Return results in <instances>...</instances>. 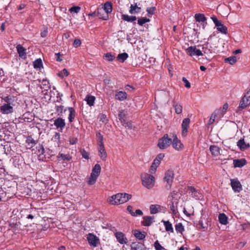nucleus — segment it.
I'll list each match as a JSON object with an SVG mask.
<instances>
[{"mask_svg":"<svg viewBox=\"0 0 250 250\" xmlns=\"http://www.w3.org/2000/svg\"><path fill=\"white\" fill-rule=\"evenodd\" d=\"M142 185L147 189L152 188L155 185V178L153 176L147 173L141 174Z\"/></svg>","mask_w":250,"mask_h":250,"instance_id":"f257e3e1","label":"nucleus"},{"mask_svg":"<svg viewBox=\"0 0 250 250\" xmlns=\"http://www.w3.org/2000/svg\"><path fill=\"white\" fill-rule=\"evenodd\" d=\"M172 137L169 138L168 134H166L158 141V146L161 149L167 148L172 142Z\"/></svg>","mask_w":250,"mask_h":250,"instance_id":"f03ea898","label":"nucleus"},{"mask_svg":"<svg viewBox=\"0 0 250 250\" xmlns=\"http://www.w3.org/2000/svg\"><path fill=\"white\" fill-rule=\"evenodd\" d=\"M250 104V89L246 93L240 101L239 105L237 108V112L241 111L246 108Z\"/></svg>","mask_w":250,"mask_h":250,"instance_id":"7ed1b4c3","label":"nucleus"},{"mask_svg":"<svg viewBox=\"0 0 250 250\" xmlns=\"http://www.w3.org/2000/svg\"><path fill=\"white\" fill-rule=\"evenodd\" d=\"M174 173L172 170H168L165 173V175L164 178L165 182H167V185L166 186V188L169 189L171 186L173 180Z\"/></svg>","mask_w":250,"mask_h":250,"instance_id":"20e7f679","label":"nucleus"},{"mask_svg":"<svg viewBox=\"0 0 250 250\" xmlns=\"http://www.w3.org/2000/svg\"><path fill=\"white\" fill-rule=\"evenodd\" d=\"M188 55L190 56L200 57L202 55V51L198 49L196 46L188 47L186 50Z\"/></svg>","mask_w":250,"mask_h":250,"instance_id":"39448f33","label":"nucleus"},{"mask_svg":"<svg viewBox=\"0 0 250 250\" xmlns=\"http://www.w3.org/2000/svg\"><path fill=\"white\" fill-rule=\"evenodd\" d=\"M172 138L173 139L171 144L173 147L177 150H181L183 149L184 145L177 138L176 135L175 134H172Z\"/></svg>","mask_w":250,"mask_h":250,"instance_id":"423d86ee","label":"nucleus"},{"mask_svg":"<svg viewBox=\"0 0 250 250\" xmlns=\"http://www.w3.org/2000/svg\"><path fill=\"white\" fill-rule=\"evenodd\" d=\"M123 193H119L114 195L108 198V202L111 205H119L121 204L122 196Z\"/></svg>","mask_w":250,"mask_h":250,"instance_id":"0eeeda50","label":"nucleus"},{"mask_svg":"<svg viewBox=\"0 0 250 250\" xmlns=\"http://www.w3.org/2000/svg\"><path fill=\"white\" fill-rule=\"evenodd\" d=\"M87 240L89 244L94 247H97L99 243V239L96 235L91 233L87 235Z\"/></svg>","mask_w":250,"mask_h":250,"instance_id":"6e6552de","label":"nucleus"},{"mask_svg":"<svg viewBox=\"0 0 250 250\" xmlns=\"http://www.w3.org/2000/svg\"><path fill=\"white\" fill-rule=\"evenodd\" d=\"M232 188L235 192H239L242 190V187L240 182L237 179L230 180Z\"/></svg>","mask_w":250,"mask_h":250,"instance_id":"1a4fd4ad","label":"nucleus"},{"mask_svg":"<svg viewBox=\"0 0 250 250\" xmlns=\"http://www.w3.org/2000/svg\"><path fill=\"white\" fill-rule=\"evenodd\" d=\"M190 119L189 118H185L183 120L182 124V135L185 137L188 133V128L190 123Z\"/></svg>","mask_w":250,"mask_h":250,"instance_id":"9d476101","label":"nucleus"},{"mask_svg":"<svg viewBox=\"0 0 250 250\" xmlns=\"http://www.w3.org/2000/svg\"><path fill=\"white\" fill-rule=\"evenodd\" d=\"M0 112L2 114H8L13 112V108L9 104H4L0 106Z\"/></svg>","mask_w":250,"mask_h":250,"instance_id":"9b49d317","label":"nucleus"},{"mask_svg":"<svg viewBox=\"0 0 250 250\" xmlns=\"http://www.w3.org/2000/svg\"><path fill=\"white\" fill-rule=\"evenodd\" d=\"M130 247L131 250H146L144 244L139 242L132 243Z\"/></svg>","mask_w":250,"mask_h":250,"instance_id":"f8f14e48","label":"nucleus"},{"mask_svg":"<svg viewBox=\"0 0 250 250\" xmlns=\"http://www.w3.org/2000/svg\"><path fill=\"white\" fill-rule=\"evenodd\" d=\"M54 124L57 128L60 129L61 130H62L65 125L64 120L61 118H58L55 120Z\"/></svg>","mask_w":250,"mask_h":250,"instance_id":"ddd939ff","label":"nucleus"},{"mask_svg":"<svg viewBox=\"0 0 250 250\" xmlns=\"http://www.w3.org/2000/svg\"><path fill=\"white\" fill-rule=\"evenodd\" d=\"M115 236L118 241L122 244H126L127 239L125 237L124 234L121 232H118L115 233Z\"/></svg>","mask_w":250,"mask_h":250,"instance_id":"4468645a","label":"nucleus"},{"mask_svg":"<svg viewBox=\"0 0 250 250\" xmlns=\"http://www.w3.org/2000/svg\"><path fill=\"white\" fill-rule=\"evenodd\" d=\"M154 217L150 216H145L143 217L142 224L144 226H149L154 221Z\"/></svg>","mask_w":250,"mask_h":250,"instance_id":"2eb2a0df","label":"nucleus"},{"mask_svg":"<svg viewBox=\"0 0 250 250\" xmlns=\"http://www.w3.org/2000/svg\"><path fill=\"white\" fill-rule=\"evenodd\" d=\"M237 145L242 151H244L250 147V144H246L244 139L239 140L237 143Z\"/></svg>","mask_w":250,"mask_h":250,"instance_id":"dca6fc26","label":"nucleus"},{"mask_svg":"<svg viewBox=\"0 0 250 250\" xmlns=\"http://www.w3.org/2000/svg\"><path fill=\"white\" fill-rule=\"evenodd\" d=\"M16 48L19 56L25 59L26 55V49L21 44L17 45Z\"/></svg>","mask_w":250,"mask_h":250,"instance_id":"f3484780","label":"nucleus"},{"mask_svg":"<svg viewBox=\"0 0 250 250\" xmlns=\"http://www.w3.org/2000/svg\"><path fill=\"white\" fill-rule=\"evenodd\" d=\"M141 8L139 7L137 3L131 4L129 12L131 14H138L141 12Z\"/></svg>","mask_w":250,"mask_h":250,"instance_id":"a211bd4d","label":"nucleus"},{"mask_svg":"<svg viewBox=\"0 0 250 250\" xmlns=\"http://www.w3.org/2000/svg\"><path fill=\"white\" fill-rule=\"evenodd\" d=\"M98 151L99 153V156L103 160H105L106 158L107 154L104 144H102L101 145L99 146Z\"/></svg>","mask_w":250,"mask_h":250,"instance_id":"6ab92c4d","label":"nucleus"},{"mask_svg":"<svg viewBox=\"0 0 250 250\" xmlns=\"http://www.w3.org/2000/svg\"><path fill=\"white\" fill-rule=\"evenodd\" d=\"M246 164L245 159H235L233 160V165L235 167H241Z\"/></svg>","mask_w":250,"mask_h":250,"instance_id":"aec40b11","label":"nucleus"},{"mask_svg":"<svg viewBox=\"0 0 250 250\" xmlns=\"http://www.w3.org/2000/svg\"><path fill=\"white\" fill-rule=\"evenodd\" d=\"M202 49V55H201L202 58H206L208 61H210L211 57L209 56H208V54L211 53L210 50L208 49L207 47H203Z\"/></svg>","mask_w":250,"mask_h":250,"instance_id":"412c9836","label":"nucleus"},{"mask_svg":"<svg viewBox=\"0 0 250 250\" xmlns=\"http://www.w3.org/2000/svg\"><path fill=\"white\" fill-rule=\"evenodd\" d=\"M145 234V232L144 231L142 232L137 229L134 230L133 232V234L135 237L139 240H143L146 237Z\"/></svg>","mask_w":250,"mask_h":250,"instance_id":"4be33fe9","label":"nucleus"},{"mask_svg":"<svg viewBox=\"0 0 250 250\" xmlns=\"http://www.w3.org/2000/svg\"><path fill=\"white\" fill-rule=\"evenodd\" d=\"M26 143L28 144L27 147L28 148H32L36 144L35 140H34L31 136H27L26 140Z\"/></svg>","mask_w":250,"mask_h":250,"instance_id":"5701e85b","label":"nucleus"},{"mask_svg":"<svg viewBox=\"0 0 250 250\" xmlns=\"http://www.w3.org/2000/svg\"><path fill=\"white\" fill-rule=\"evenodd\" d=\"M101 169V168L100 165L99 164H96L92 169L91 174L98 177L100 173Z\"/></svg>","mask_w":250,"mask_h":250,"instance_id":"b1692460","label":"nucleus"},{"mask_svg":"<svg viewBox=\"0 0 250 250\" xmlns=\"http://www.w3.org/2000/svg\"><path fill=\"white\" fill-rule=\"evenodd\" d=\"M55 109L58 115L60 116H62L63 113L67 110V108H64V106L62 105H56Z\"/></svg>","mask_w":250,"mask_h":250,"instance_id":"393cba45","label":"nucleus"},{"mask_svg":"<svg viewBox=\"0 0 250 250\" xmlns=\"http://www.w3.org/2000/svg\"><path fill=\"white\" fill-rule=\"evenodd\" d=\"M209 150L213 156H216L220 154V149L216 146H211L209 147Z\"/></svg>","mask_w":250,"mask_h":250,"instance_id":"a878e982","label":"nucleus"},{"mask_svg":"<svg viewBox=\"0 0 250 250\" xmlns=\"http://www.w3.org/2000/svg\"><path fill=\"white\" fill-rule=\"evenodd\" d=\"M122 19L128 22H132L136 20V16H129L128 15L123 14L121 16Z\"/></svg>","mask_w":250,"mask_h":250,"instance_id":"bb28decb","label":"nucleus"},{"mask_svg":"<svg viewBox=\"0 0 250 250\" xmlns=\"http://www.w3.org/2000/svg\"><path fill=\"white\" fill-rule=\"evenodd\" d=\"M218 219L219 222L223 225H227L228 223V217L224 213H220Z\"/></svg>","mask_w":250,"mask_h":250,"instance_id":"cd10ccee","label":"nucleus"},{"mask_svg":"<svg viewBox=\"0 0 250 250\" xmlns=\"http://www.w3.org/2000/svg\"><path fill=\"white\" fill-rule=\"evenodd\" d=\"M84 100L86 102L87 104L91 106L94 105L95 97L93 96L87 95Z\"/></svg>","mask_w":250,"mask_h":250,"instance_id":"c85d7f7f","label":"nucleus"},{"mask_svg":"<svg viewBox=\"0 0 250 250\" xmlns=\"http://www.w3.org/2000/svg\"><path fill=\"white\" fill-rule=\"evenodd\" d=\"M188 190L189 193H191L192 197L196 199H199V197L198 195V192L197 190L193 187H188Z\"/></svg>","mask_w":250,"mask_h":250,"instance_id":"c756f323","label":"nucleus"},{"mask_svg":"<svg viewBox=\"0 0 250 250\" xmlns=\"http://www.w3.org/2000/svg\"><path fill=\"white\" fill-rule=\"evenodd\" d=\"M162 222H163L165 225L166 231L173 232V229L172 224L169 221L163 220Z\"/></svg>","mask_w":250,"mask_h":250,"instance_id":"7c9ffc66","label":"nucleus"},{"mask_svg":"<svg viewBox=\"0 0 250 250\" xmlns=\"http://www.w3.org/2000/svg\"><path fill=\"white\" fill-rule=\"evenodd\" d=\"M161 206L159 205H151L150 206V212L151 214H156L159 212Z\"/></svg>","mask_w":250,"mask_h":250,"instance_id":"2f4dec72","label":"nucleus"},{"mask_svg":"<svg viewBox=\"0 0 250 250\" xmlns=\"http://www.w3.org/2000/svg\"><path fill=\"white\" fill-rule=\"evenodd\" d=\"M173 106H174L175 112L177 114H180L182 113L183 110V107L180 104L173 101Z\"/></svg>","mask_w":250,"mask_h":250,"instance_id":"473e14b6","label":"nucleus"},{"mask_svg":"<svg viewBox=\"0 0 250 250\" xmlns=\"http://www.w3.org/2000/svg\"><path fill=\"white\" fill-rule=\"evenodd\" d=\"M68 109L69 112V114L68 116V120L70 122H72L75 117V110L73 107H68Z\"/></svg>","mask_w":250,"mask_h":250,"instance_id":"72a5a7b5","label":"nucleus"},{"mask_svg":"<svg viewBox=\"0 0 250 250\" xmlns=\"http://www.w3.org/2000/svg\"><path fill=\"white\" fill-rule=\"evenodd\" d=\"M195 19L198 22H205L206 21L207 19L205 15L203 14H196L195 15Z\"/></svg>","mask_w":250,"mask_h":250,"instance_id":"f704fd0d","label":"nucleus"},{"mask_svg":"<svg viewBox=\"0 0 250 250\" xmlns=\"http://www.w3.org/2000/svg\"><path fill=\"white\" fill-rule=\"evenodd\" d=\"M116 99L123 101L126 98V93L125 92L120 91L115 95Z\"/></svg>","mask_w":250,"mask_h":250,"instance_id":"c9c22d12","label":"nucleus"},{"mask_svg":"<svg viewBox=\"0 0 250 250\" xmlns=\"http://www.w3.org/2000/svg\"><path fill=\"white\" fill-rule=\"evenodd\" d=\"M104 10L108 14L110 13L112 10V3L110 2H106L104 4Z\"/></svg>","mask_w":250,"mask_h":250,"instance_id":"e433bc0d","label":"nucleus"},{"mask_svg":"<svg viewBox=\"0 0 250 250\" xmlns=\"http://www.w3.org/2000/svg\"><path fill=\"white\" fill-rule=\"evenodd\" d=\"M123 195L122 196L121 198V204L127 202L132 197L131 194H129L126 193H123Z\"/></svg>","mask_w":250,"mask_h":250,"instance_id":"4c0bfd02","label":"nucleus"},{"mask_svg":"<svg viewBox=\"0 0 250 250\" xmlns=\"http://www.w3.org/2000/svg\"><path fill=\"white\" fill-rule=\"evenodd\" d=\"M219 112V110H215L214 112H213L210 117V119L208 121V125H212L214 122L215 121V118L217 117V113L216 112Z\"/></svg>","mask_w":250,"mask_h":250,"instance_id":"58836bf2","label":"nucleus"},{"mask_svg":"<svg viewBox=\"0 0 250 250\" xmlns=\"http://www.w3.org/2000/svg\"><path fill=\"white\" fill-rule=\"evenodd\" d=\"M58 157L64 161H70L72 159L71 156L69 154H63L62 153H59Z\"/></svg>","mask_w":250,"mask_h":250,"instance_id":"ea45409f","label":"nucleus"},{"mask_svg":"<svg viewBox=\"0 0 250 250\" xmlns=\"http://www.w3.org/2000/svg\"><path fill=\"white\" fill-rule=\"evenodd\" d=\"M128 57V54L126 53H123L118 54L117 59L119 61L124 62Z\"/></svg>","mask_w":250,"mask_h":250,"instance_id":"a19ab883","label":"nucleus"},{"mask_svg":"<svg viewBox=\"0 0 250 250\" xmlns=\"http://www.w3.org/2000/svg\"><path fill=\"white\" fill-rule=\"evenodd\" d=\"M150 21L149 19H148L146 17H142L141 18H139L138 20V23L142 26L146 22H149Z\"/></svg>","mask_w":250,"mask_h":250,"instance_id":"79ce46f5","label":"nucleus"},{"mask_svg":"<svg viewBox=\"0 0 250 250\" xmlns=\"http://www.w3.org/2000/svg\"><path fill=\"white\" fill-rule=\"evenodd\" d=\"M81 10V7L79 6H73L71 7L69 9V11L71 13H78Z\"/></svg>","mask_w":250,"mask_h":250,"instance_id":"37998d69","label":"nucleus"},{"mask_svg":"<svg viewBox=\"0 0 250 250\" xmlns=\"http://www.w3.org/2000/svg\"><path fill=\"white\" fill-rule=\"evenodd\" d=\"M97 178V177L91 174L90 177L89 178V179L87 182L88 184L90 185H92L94 184L96 182Z\"/></svg>","mask_w":250,"mask_h":250,"instance_id":"c03bdc74","label":"nucleus"},{"mask_svg":"<svg viewBox=\"0 0 250 250\" xmlns=\"http://www.w3.org/2000/svg\"><path fill=\"white\" fill-rule=\"evenodd\" d=\"M238 61V58L236 56H231L230 57H228L227 58H226L225 60V62H236Z\"/></svg>","mask_w":250,"mask_h":250,"instance_id":"a18cd8bd","label":"nucleus"},{"mask_svg":"<svg viewBox=\"0 0 250 250\" xmlns=\"http://www.w3.org/2000/svg\"><path fill=\"white\" fill-rule=\"evenodd\" d=\"M104 57L106 61L108 62L112 61L115 58V57L112 55L111 53H106L104 54Z\"/></svg>","mask_w":250,"mask_h":250,"instance_id":"49530a36","label":"nucleus"},{"mask_svg":"<svg viewBox=\"0 0 250 250\" xmlns=\"http://www.w3.org/2000/svg\"><path fill=\"white\" fill-rule=\"evenodd\" d=\"M175 229L178 232H182L184 230V228L182 224L179 223L175 225Z\"/></svg>","mask_w":250,"mask_h":250,"instance_id":"de8ad7c7","label":"nucleus"},{"mask_svg":"<svg viewBox=\"0 0 250 250\" xmlns=\"http://www.w3.org/2000/svg\"><path fill=\"white\" fill-rule=\"evenodd\" d=\"M97 137L98 138V145H101L102 144H104L103 143V136L99 132L97 133L96 134Z\"/></svg>","mask_w":250,"mask_h":250,"instance_id":"09e8293b","label":"nucleus"},{"mask_svg":"<svg viewBox=\"0 0 250 250\" xmlns=\"http://www.w3.org/2000/svg\"><path fill=\"white\" fill-rule=\"evenodd\" d=\"M217 30L225 34H227L228 33L227 27L224 26V24H222V25L220 27H217Z\"/></svg>","mask_w":250,"mask_h":250,"instance_id":"8fccbe9b","label":"nucleus"},{"mask_svg":"<svg viewBox=\"0 0 250 250\" xmlns=\"http://www.w3.org/2000/svg\"><path fill=\"white\" fill-rule=\"evenodd\" d=\"M69 75V73L67 70L65 68H64L62 71L59 73L58 75L59 77L61 78H63L64 77L67 76Z\"/></svg>","mask_w":250,"mask_h":250,"instance_id":"3c124183","label":"nucleus"},{"mask_svg":"<svg viewBox=\"0 0 250 250\" xmlns=\"http://www.w3.org/2000/svg\"><path fill=\"white\" fill-rule=\"evenodd\" d=\"M122 124L123 125L125 126V127L127 128L128 129H132L135 127L132 123L130 122H127L126 123L125 122Z\"/></svg>","mask_w":250,"mask_h":250,"instance_id":"603ef678","label":"nucleus"},{"mask_svg":"<svg viewBox=\"0 0 250 250\" xmlns=\"http://www.w3.org/2000/svg\"><path fill=\"white\" fill-rule=\"evenodd\" d=\"M125 116V114L124 112V111H120V112L118 114V117H119V120H120V121L122 123H123L124 122H125V119H124Z\"/></svg>","mask_w":250,"mask_h":250,"instance_id":"864d4df0","label":"nucleus"},{"mask_svg":"<svg viewBox=\"0 0 250 250\" xmlns=\"http://www.w3.org/2000/svg\"><path fill=\"white\" fill-rule=\"evenodd\" d=\"M154 247L156 250H167L160 244L158 241L154 243Z\"/></svg>","mask_w":250,"mask_h":250,"instance_id":"5fc2aeb1","label":"nucleus"},{"mask_svg":"<svg viewBox=\"0 0 250 250\" xmlns=\"http://www.w3.org/2000/svg\"><path fill=\"white\" fill-rule=\"evenodd\" d=\"M81 153L83 158L88 159H89V153L86 150L83 149H82L80 150Z\"/></svg>","mask_w":250,"mask_h":250,"instance_id":"6e6d98bb","label":"nucleus"},{"mask_svg":"<svg viewBox=\"0 0 250 250\" xmlns=\"http://www.w3.org/2000/svg\"><path fill=\"white\" fill-rule=\"evenodd\" d=\"M156 10V8L155 7H149L146 9V12H147V15L150 16L154 14L155 10Z\"/></svg>","mask_w":250,"mask_h":250,"instance_id":"4d7b16f0","label":"nucleus"},{"mask_svg":"<svg viewBox=\"0 0 250 250\" xmlns=\"http://www.w3.org/2000/svg\"><path fill=\"white\" fill-rule=\"evenodd\" d=\"M53 139L55 141L57 142V144L59 145L60 144V135L59 133L56 132L55 135L53 137Z\"/></svg>","mask_w":250,"mask_h":250,"instance_id":"13d9d810","label":"nucleus"},{"mask_svg":"<svg viewBox=\"0 0 250 250\" xmlns=\"http://www.w3.org/2000/svg\"><path fill=\"white\" fill-rule=\"evenodd\" d=\"M33 67L37 70H40L43 68L42 63H33Z\"/></svg>","mask_w":250,"mask_h":250,"instance_id":"bf43d9fd","label":"nucleus"},{"mask_svg":"<svg viewBox=\"0 0 250 250\" xmlns=\"http://www.w3.org/2000/svg\"><path fill=\"white\" fill-rule=\"evenodd\" d=\"M81 44V41L79 39H75L73 42V45L75 47H78L80 46Z\"/></svg>","mask_w":250,"mask_h":250,"instance_id":"052dcab7","label":"nucleus"},{"mask_svg":"<svg viewBox=\"0 0 250 250\" xmlns=\"http://www.w3.org/2000/svg\"><path fill=\"white\" fill-rule=\"evenodd\" d=\"M132 207L131 206H128L127 207V210L130 213V214L133 216H135V213L132 210Z\"/></svg>","mask_w":250,"mask_h":250,"instance_id":"680f3d73","label":"nucleus"},{"mask_svg":"<svg viewBox=\"0 0 250 250\" xmlns=\"http://www.w3.org/2000/svg\"><path fill=\"white\" fill-rule=\"evenodd\" d=\"M182 81L185 83V86L187 88H190V83L187 80V79L185 77H183L182 78Z\"/></svg>","mask_w":250,"mask_h":250,"instance_id":"e2e57ef3","label":"nucleus"},{"mask_svg":"<svg viewBox=\"0 0 250 250\" xmlns=\"http://www.w3.org/2000/svg\"><path fill=\"white\" fill-rule=\"evenodd\" d=\"M100 120V121H102V122H103L104 123H106L108 121L106 115L104 114H102L101 116Z\"/></svg>","mask_w":250,"mask_h":250,"instance_id":"0e129e2a","label":"nucleus"},{"mask_svg":"<svg viewBox=\"0 0 250 250\" xmlns=\"http://www.w3.org/2000/svg\"><path fill=\"white\" fill-rule=\"evenodd\" d=\"M156 168L157 167L152 164L149 169V172L151 173H154L156 170Z\"/></svg>","mask_w":250,"mask_h":250,"instance_id":"69168bd1","label":"nucleus"},{"mask_svg":"<svg viewBox=\"0 0 250 250\" xmlns=\"http://www.w3.org/2000/svg\"><path fill=\"white\" fill-rule=\"evenodd\" d=\"M38 151L41 154H43L44 153V149L42 145H40L38 146Z\"/></svg>","mask_w":250,"mask_h":250,"instance_id":"338daca9","label":"nucleus"},{"mask_svg":"<svg viewBox=\"0 0 250 250\" xmlns=\"http://www.w3.org/2000/svg\"><path fill=\"white\" fill-rule=\"evenodd\" d=\"M77 142L78 139L77 138H72L69 140L70 144L72 145L75 144Z\"/></svg>","mask_w":250,"mask_h":250,"instance_id":"774afa93","label":"nucleus"}]
</instances>
